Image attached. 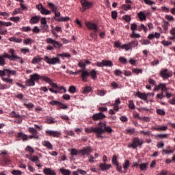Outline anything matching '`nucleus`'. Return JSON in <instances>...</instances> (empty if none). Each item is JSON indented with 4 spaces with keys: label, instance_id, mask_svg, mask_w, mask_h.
<instances>
[{
    "label": "nucleus",
    "instance_id": "obj_38",
    "mask_svg": "<svg viewBox=\"0 0 175 175\" xmlns=\"http://www.w3.org/2000/svg\"><path fill=\"white\" fill-rule=\"evenodd\" d=\"M137 31L139 32H142V31L147 32V31H148V29L147 28V27H146V25H144V24H142L139 27H138Z\"/></svg>",
    "mask_w": 175,
    "mask_h": 175
},
{
    "label": "nucleus",
    "instance_id": "obj_9",
    "mask_svg": "<svg viewBox=\"0 0 175 175\" xmlns=\"http://www.w3.org/2000/svg\"><path fill=\"white\" fill-rule=\"evenodd\" d=\"M81 4L82 6V10L81 12L84 13L88 9H91L92 6L94 5V3L92 2H89L87 0H81Z\"/></svg>",
    "mask_w": 175,
    "mask_h": 175
},
{
    "label": "nucleus",
    "instance_id": "obj_35",
    "mask_svg": "<svg viewBox=\"0 0 175 175\" xmlns=\"http://www.w3.org/2000/svg\"><path fill=\"white\" fill-rule=\"evenodd\" d=\"M10 42H14L15 43H21L23 42L22 38H17L16 37H12L9 38Z\"/></svg>",
    "mask_w": 175,
    "mask_h": 175
},
{
    "label": "nucleus",
    "instance_id": "obj_28",
    "mask_svg": "<svg viewBox=\"0 0 175 175\" xmlns=\"http://www.w3.org/2000/svg\"><path fill=\"white\" fill-rule=\"evenodd\" d=\"M55 21H57L58 23H66V21H69L70 20V18L69 16H66V17H60L58 18H55Z\"/></svg>",
    "mask_w": 175,
    "mask_h": 175
},
{
    "label": "nucleus",
    "instance_id": "obj_17",
    "mask_svg": "<svg viewBox=\"0 0 175 175\" xmlns=\"http://www.w3.org/2000/svg\"><path fill=\"white\" fill-rule=\"evenodd\" d=\"M79 154H81V155L84 156V155H90V154H91V152H92V148H91V147L88 146V147H85L83 149L80 150L79 151Z\"/></svg>",
    "mask_w": 175,
    "mask_h": 175
},
{
    "label": "nucleus",
    "instance_id": "obj_15",
    "mask_svg": "<svg viewBox=\"0 0 175 175\" xmlns=\"http://www.w3.org/2000/svg\"><path fill=\"white\" fill-rule=\"evenodd\" d=\"M47 6L51 9L52 12H55V17L54 18H57V17H59L61 16V12H57V9H58V7H57L54 3H47Z\"/></svg>",
    "mask_w": 175,
    "mask_h": 175
},
{
    "label": "nucleus",
    "instance_id": "obj_54",
    "mask_svg": "<svg viewBox=\"0 0 175 175\" xmlns=\"http://www.w3.org/2000/svg\"><path fill=\"white\" fill-rule=\"evenodd\" d=\"M130 165H131V163H129V160H125V162L123 164L124 169L126 170Z\"/></svg>",
    "mask_w": 175,
    "mask_h": 175
},
{
    "label": "nucleus",
    "instance_id": "obj_22",
    "mask_svg": "<svg viewBox=\"0 0 175 175\" xmlns=\"http://www.w3.org/2000/svg\"><path fill=\"white\" fill-rule=\"evenodd\" d=\"M8 51L10 54V55L12 57L11 61H16L18 58H20V57H18L16 53V51H14V49H10Z\"/></svg>",
    "mask_w": 175,
    "mask_h": 175
},
{
    "label": "nucleus",
    "instance_id": "obj_39",
    "mask_svg": "<svg viewBox=\"0 0 175 175\" xmlns=\"http://www.w3.org/2000/svg\"><path fill=\"white\" fill-rule=\"evenodd\" d=\"M26 85L27 87H32L35 85V81L31 78H30L29 79L26 81Z\"/></svg>",
    "mask_w": 175,
    "mask_h": 175
},
{
    "label": "nucleus",
    "instance_id": "obj_52",
    "mask_svg": "<svg viewBox=\"0 0 175 175\" xmlns=\"http://www.w3.org/2000/svg\"><path fill=\"white\" fill-rule=\"evenodd\" d=\"M121 49H123V50H126V51H128L129 50H131V46L129 45V43L122 45Z\"/></svg>",
    "mask_w": 175,
    "mask_h": 175
},
{
    "label": "nucleus",
    "instance_id": "obj_41",
    "mask_svg": "<svg viewBox=\"0 0 175 175\" xmlns=\"http://www.w3.org/2000/svg\"><path fill=\"white\" fill-rule=\"evenodd\" d=\"M40 13L41 14H45L46 16L51 14V12L46 8H44V7L42 8V9H41L40 10Z\"/></svg>",
    "mask_w": 175,
    "mask_h": 175
},
{
    "label": "nucleus",
    "instance_id": "obj_30",
    "mask_svg": "<svg viewBox=\"0 0 175 175\" xmlns=\"http://www.w3.org/2000/svg\"><path fill=\"white\" fill-rule=\"evenodd\" d=\"M167 129V126H159L157 127L152 126V131H166Z\"/></svg>",
    "mask_w": 175,
    "mask_h": 175
},
{
    "label": "nucleus",
    "instance_id": "obj_11",
    "mask_svg": "<svg viewBox=\"0 0 175 175\" xmlns=\"http://www.w3.org/2000/svg\"><path fill=\"white\" fill-rule=\"evenodd\" d=\"M12 26L11 22H3L0 21V35H6L8 30L3 29L2 27H10Z\"/></svg>",
    "mask_w": 175,
    "mask_h": 175
},
{
    "label": "nucleus",
    "instance_id": "obj_29",
    "mask_svg": "<svg viewBox=\"0 0 175 175\" xmlns=\"http://www.w3.org/2000/svg\"><path fill=\"white\" fill-rule=\"evenodd\" d=\"M137 16L140 21H144L147 20V16H146V14H144V13L142 11L137 14Z\"/></svg>",
    "mask_w": 175,
    "mask_h": 175
},
{
    "label": "nucleus",
    "instance_id": "obj_5",
    "mask_svg": "<svg viewBox=\"0 0 175 175\" xmlns=\"http://www.w3.org/2000/svg\"><path fill=\"white\" fill-rule=\"evenodd\" d=\"M139 27H137V25L136 23H132L131 25V29L132 31L131 33L130 34V38L132 39H139V38H142V36H140L139 33H136L135 31H137Z\"/></svg>",
    "mask_w": 175,
    "mask_h": 175
},
{
    "label": "nucleus",
    "instance_id": "obj_61",
    "mask_svg": "<svg viewBox=\"0 0 175 175\" xmlns=\"http://www.w3.org/2000/svg\"><path fill=\"white\" fill-rule=\"evenodd\" d=\"M123 20H124V21H126V23H130L131 20H132V18H131V16L129 15H125L122 17Z\"/></svg>",
    "mask_w": 175,
    "mask_h": 175
},
{
    "label": "nucleus",
    "instance_id": "obj_32",
    "mask_svg": "<svg viewBox=\"0 0 175 175\" xmlns=\"http://www.w3.org/2000/svg\"><path fill=\"white\" fill-rule=\"evenodd\" d=\"M130 46V49H132V47H137L139 46V41L137 40H134L129 43Z\"/></svg>",
    "mask_w": 175,
    "mask_h": 175
},
{
    "label": "nucleus",
    "instance_id": "obj_8",
    "mask_svg": "<svg viewBox=\"0 0 175 175\" xmlns=\"http://www.w3.org/2000/svg\"><path fill=\"white\" fill-rule=\"evenodd\" d=\"M44 60L46 64H49V65H57V64H61V60L59 57H49V56H44Z\"/></svg>",
    "mask_w": 175,
    "mask_h": 175
},
{
    "label": "nucleus",
    "instance_id": "obj_45",
    "mask_svg": "<svg viewBox=\"0 0 175 175\" xmlns=\"http://www.w3.org/2000/svg\"><path fill=\"white\" fill-rule=\"evenodd\" d=\"M60 172L63 175H70V170H69L61 168Z\"/></svg>",
    "mask_w": 175,
    "mask_h": 175
},
{
    "label": "nucleus",
    "instance_id": "obj_50",
    "mask_svg": "<svg viewBox=\"0 0 175 175\" xmlns=\"http://www.w3.org/2000/svg\"><path fill=\"white\" fill-rule=\"evenodd\" d=\"M10 116L12 117V118H18L20 117V114L17 113L16 111H13L10 113Z\"/></svg>",
    "mask_w": 175,
    "mask_h": 175
},
{
    "label": "nucleus",
    "instance_id": "obj_1",
    "mask_svg": "<svg viewBox=\"0 0 175 175\" xmlns=\"http://www.w3.org/2000/svg\"><path fill=\"white\" fill-rule=\"evenodd\" d=\"M28 131L29 133H31V135H28L20 132L18 133L16 136V140H21L23 139V142H27L29 139H39V135H38V131L36 129H33V127H29Z\"/></svg>",
    "mask_w": 175,
    "mask_h": 175
},
{
    "label": "nucleus",
    "instance_id": "obj_14",
    "mask_svg": "<svg viewBox=\"0 0 175 175\" xmlns=\"http://www.w3.org/2000/svg\"><path fill=\"white\" fill-rule=\"evenodd\" d=\"M46 136H51L52 137H60L61 132L52 130H46L45 131Z\"/></svg>",
    "mask_w": 175,
    "mask_h": 175
},
{
    "label": "nucleus",
    "instance_id": "obj_49",
    "mask_svg": "<svg viewBox=\"0 0 175 175\" xmlns=\"http://www.w3.org/2000/svg\"><path fill=\"white\" fill-rule=\"evenodd\" d=\"M91 91H92V88L90 86H86L84 88L83 94H89Z\"/></svg>",
    "mask_w": 175,
    "mask_h": 175
},
{
    "label": "nucleus",
    "instance_id": "obj_19",
    "mask_svg": "<svg viewBox=\"0 0 175 175\" xmlns=\"http://www.w3.org/2000/svg\"><path fill=\"white\" fill-rule=\"evenodd\" d=\"M40 80H44L46 83H48L51 87H56L57 85H55V83H53V81L51 79H50L48 77L46 76H41L40 77Z\"/></svg>",
    "mask_w": 175,
    "mask_h": 175
},
{
    "label": "nucleus",
    "instance_id": "obj_25",
    "mask_svg": "<svg viewBox=\"0 0 175 175\" xmlns=\"http://www.w3.org/2000/svg\"><path fill=\"white\" fill-rule=\"evenodd\" d=\"M45 175H57V173L51 168H44L43 170Z\"/></svg>",
    "mask_w": 175,
    "mask_h": 175
},
{
    "label": "nucleus",
    "instance_id": "obj_58",
    "mask_svg": "<svg viewBox=\"0 0 175 175\" xmlns=\"http://www.w3.org/2000/svg\"><path fill=\"white\" fill-rule=\"evenodd\" d=\"M111 162L113 165H118V161H117V156L116 154L113 156Z\"/></svg>",
    "mask_w": 175,
    "mask_h": 175
},
{
    "label": "nucleus",
    "instance_id": "obj_46",
    "mask_svg": "<svg viewBox=\"0 0 175 175\" xmlns=\"http://www.w3.org/2000/svg\"><path fill=\"white\" fill-rule=\"evenodd\" d=\"M132 72L133 73H135L136 75H139L142 73H143V69H141V68H133L132 69Z\"/></svg>",
    "mask_w": 175,
    "mask_h": 175
},
{
    "label": "nucleus",
    "instance_id": "obj_4",
    "mask_svg": "<svg viewBox=\"0 0 175 175\" xmlns=\"http://www.w3.org/2000/svg\"><path fill=\"white\" fill-rule=\"evenodd\" d=\"M46 42L47 44H52V46L49 45L46 46V50L49 51L54 50V49H61L62 47V44L59 42L53 40V38H48L46 39Z\"/></svg>",
    "mask_w": 175,
    "mask_h": 175
},
{
    "label": "nucleus",
    "instance_id": "obj_48",
    "mask_svg": "<svg viewBox=\"0 0 175 175\" xmlns=\"http://www.w3.org/2000/svg\"><path fill=\"white\" fill-rule=\"evenodd\" d=\"M25 151H27V152H29L30 154H33V152H35V150L30 146H26Z\"/></svg>",
    "mask_w": 175,
    "mask_h": 175
},
{
    "label": "nucleus",
    "instance_id": "obj_16",
    "mask_svg": "<svg viewBox=\"0 0 175 175\" xmlns=\"http://www.w3.org/2000/svg\"><path fill=\"white\" fill-rule=\"evenodd\" d=\"M85 25L88 29L92 31H99V29L98 28V25L93 23L92 22H86Z\"/></svg>",
    "mask_w": 175,
    "mask_h": 175
},
{
    "label": "nucleus",
    "instance_id": "obj_27",
    "mask_svg": "<svg viewBox=\"0 0 175 175\" xmlns=\"http://www.w3.org/2000/svg\"><path fill=\"white\" fill-rule=\"evenodd\" d=\"M42 146H44V147L48 148V150H53V145L51 144V143H50L49 141H43L42 142Z\"/></svg>",
    "mask_w": 175,
    "mask_h": 175
},
{
    "label": "nucleus",
    "instance_id": "obj_24",
    "mask_svg": "<svg viewBox=\"0 0 175 175\" xmlns=\"http://www.w3.org/2000/svg\"><path fill=\"white\" fill-rule=\"evenodd\" d=\"M100 169L103 170V172H105V170H109L110 167H111V164H106V163H100Z\"/></svg>",
    "mask_w": 175,
    "mask_h": 175
},
{
    "label": "nucleus",
    "instance_id": "obj_21",
    "mask_svg": "<svg viewBox=\"0 0 175 175\" xmlns=\"http://www.w3.org/2000/svg\"><path fill=\"white\" fill-rule=\"evenodd\" d=\"M11 162L10 158L8 156H3L0 164L1 166H6Z\"/></svg>",
    "mask_w": 175,
    "mask_h": 175
},
{
    "label": "nucleus",
    "instance_id": "obj_51",
    "mask_svg": "<svg viewBox=\"0 0 175 175\" xmlns=\"http://www.w3.org/2000/svg\"><path fill=\"white\" fill-rule=\"evenodd\" d=\"M156 111L159 116H165L166 114V112H165V110L163 109H157Z\"/></svg>",
    "mask_w": 175,
    "mask_h": 175
},
{
    "label": "nucleus",
    "instance_id": "obj_34",
    "mask_svg": "<svg viewBox=\"0 0 175 175\" xmlns=\"http://www.w3.org/2000/svg\"><path fill=\"white\" fill-rule=\"evenodd\" d=\"M137 96L138 98H140V99H143V100L147 101V95L146 94L138 92L137 93Z\"/></svg>",
    "mask_w": 175,
    "mask_h": 175
},
{
    "label": "nucleus",
    "instance_id": "obj_57",
    "mask_svg": "<svg viewBox=\"0 0 175 175\" xmlns=\"http://www.w3.org/2000/svg\"><path fill=\"white\" fill-rule=\"evenodd\" d=\"M68 92H70V94H75V92H76L75 86H73V85L70 86L68 89Z\"/></svg>",
    "mask_w": 175,
    "mask_h": 175
},
{
    "label": "nucleus",
    "instance_id": "obj_53",
    "mask_svg": "<svg viewBox=\"0 0 175 175\" xmlns=\"http://www.w3.org/2000/svg\"><path fill=\"white\" fill-rule=\"evenodd\" d=\"M57 57H64L65 58H70V55L68 53H64L61 54H58Z\"/></svg>",
    "mask_w": 175,
    "mask_h": 175
},
{
    "label": "nucleus",
    "instance_id": "obj_31",
    "mask_svg": "<svg viewBox=\"0 0 175 175\" xmlns=\"http://www.w3.org/2000/svg\"><path fill=\"white\" fill-rule=\"evenodd\" d=\"M40 77H42V76L39 75L37 73L30 75V79H31L34 81H38V80H40Z\"/></svg>",
    "mask_w": 175,
    "mask_h": 175
},
{
    "label": "nucleus",
    "instance_id": "obj_6",
    "mask_svg": "<svg viewBox=\"0 0 175 175\" xmlns=\"http://www.w3.org/2000/svg\"><path fill=\"white\" fill-rule=\"evenodd\" d=\"M56 87L49 88L50 92L53 94H64V92H66V88L64 86H58L57 83H55Z\"/></svg>",
    "mask_w": 175,
    "mask_h": 175
},
{
    "label": "nucleus",
    "instance_id": "obj_59",
    "mask_svg": "<svg viewBox=\"0 0 175 175\" xmlns=\"http://www.w3.org/2000/svg\"><path fill=\"white\" fill-rule=\"evenodd\" d=\"M119 61L120 62H121L122 64H124V65L128 64V60H126V59L124 57H120Z\"/></svg>",
    "mask_w": 175,
    "mask_h": 175
},
{
    "label": "nucleus",
    "instance_id": "obj_40",
    "mask_svg": "<svg viewBox=\"0 0 175 175\" xmlns=\"http://www.w3.org/2000/svg\"><path fill=\"white\" fill-rule=\"evenodd\" d=\"M42 57H35L31 60V64H33L34 65L36 64H39V62H42Z\"/></svg>",
    "mask_w": 175,
    "mask_h": 175
},
{
    "label": "nucleus",
    "instance_id": "obj_18",
    "mask_svg": "<svg viewBox=\"0 0 175 175\" xmlns=\"http://www.w3.org/2000/svg\"><path fill=\"white\" fill-rule=\"evenodd\" d=\"M103 118H106V116L103 114L102 112L95 113L92 116V120L94 121H98L99 120H103Z\"/></svg>",
    "mask_w": 175,
    "mask_h": 175
},
{
    "label": "nucleus",
    "instance_id": "obj_62",
    "mask_svg": "<svg viewBox=\"0 0 175 175\" xmlns=\"http://www.w3.org/2000/svg\"><path fill=\"white\" fill-rule=\"evenodd\" d=\"M47 124H55V120L53 118H47L46 120Z\"/></svg>",
    "mask_w": 175,
    "mask_h": 175
},
{
    "label": "nucleus",
    "instance_id": "obj_55",
    "mask_svg": "<svg viewBox=\"0 0 175 175\" xmlns=\"http://www.w3.org/2000/svg\"><path fill=\"white\" fill-rule=\"evenodd\" d=\"M122 9H123V10H131V9H132V6H131V5H126V4H123L122 5Z\"/></svg>",
    "mask_w": 175,
    "mask_h": 175
},
{
    "label": "nucleus",
    "instance_id": "obj_13",
    "mask_svg": "<svg viewBox=\"0 0 175 175\" xmlns=\"http://www.w3.org/2000/svg\"><path fill=\"white\" fill-rule=\"evenodd\" d=\"M50 105H51L52 106H58L59 109H57V110H59V109L66 110V109H68V105L57 100L51 101Z\"/></svg>",
    "mask_w": 175,
    "mask_h": 175
},
{
    "label": "nucleus",
    "instance_id": "obj_23",
    "mask_svg": "<svg viewBox=\"0 0 175 175\" xmlns=\"http://www.w3.org/2000/svg\"><path fill=\"white\" fill-rule=\"evenodd\" d=\"M89 76H90L92 80H95L98 77V72L95 69H92L89 72Z\"/></svg>",
    "mask_w": 175,
    "mask_h": 175
},
{
    "label": "nucleus",
    "instance_id": "obj_42",
    "mask_svg": "<svg viewBox=\"0 0 175 175\" xmlns=\"http://www.w3.org/2000/svg\"><path fill=\"white\" fill-rule=\"evenodd\" d=\"M147 166H148V163H144L139 165V169L142 172H144V170H147Z\"/></svg>",
    "mask_w": 175,
    "mask_h": 175
},
{
    "label": "nucleus",
    "instance_id": "obj_60",
    "mask_svg": "<svg viewBox=\"0 0 175 175\" xmlns=\"http://www.w3.org/2000/svg\"><path fill=\"white\" fill-rule=\"evenodd\" d=\"M10 21H13L14 23H18L20 21V17L16 16V17H11L10 18Z\"/></svg>",
    "mask_w": 175,
    "mask_h": 175
},
{
    "label": "nucleus",
    "instance_id": "obj_20",
    "mask_svg": "<svg viewBox=\"0 0 175 175\" xmlns=\"http://www.w3.org/2000/svg\"><path fill=\"white\" fill-rule=\"evenodd\" d=\"M40 80H44L46 83H48L51 87H56L57 85H55V83H53V81L51 79H50L48 77L46 76H41L40 77Z\"/></svg>",
    "mask_w": 175,
    "mask_h": 175
},
{
    "label": "nucleus",
    "instance_id": "obj_12",
    "mask_svg": "<svg viewBox=\"0 0 175 175\" xmlns=\"http://www.w3.org/2000/svg\"><path fill=\"white\" fill-rule=\"evenodd\" d=\"M78 73L81 74V77L83 83H87L88 81V77H90V72L87 70L81 69Z\"/></svg>",
    "mask_w": 175,
    "mask_h": 175
},
{
    "label": "nucleus",
    "instance_id": "obj_10",
    "mask_svg": "<svg viewBox=\"0 0 175 175\" xmlns=\"http://www.w3.org/2000/svg\"><path fill=\"white\" fill-rule=\"evenodd\" d=\"M160 76L163 79V80H167L169 77H172V76H173V74L172 72H169L167 68H163L160 71Z\"/></svg>",
    "mask_w": 175,
    "mask_h": 175
},
{
    "label": "nucleus",
    "instance_id": "obj_47",
    "mask_svg": "<svg viewBox=\"0 0 175 175\" xmlns=\"http://www.w3.org/2000/svg\"><path fill=\"white\" fill-rule=\"evenodd\" d=\"M160 90H161L162 92H167V88H166V83H160Z\"/></svg>",
    "mask_w": 175,
    "mask_h": 175
},
{
    "label": "nucleus",
    "instance_id": "obj_33",
    "mask_svg": "<svg viewBox=\"0 0 175 175\" xmlns=\"http://www.w3.org/2000/svg\"><path fill=\"white\" fill-rule=\"evenodd\" d=\"M126 135H135L136 133V130L135 129H127L124 131Z\"/></svg>",
    "mask_w": 175,
    "mask_h": 175
},
{
    "label": "nucleus",
    "instance_id": "obj_36",
    "mask_svg": "<svg viewBox=\"0 0 175 175\" xmlns=\"http://www.w3.org/2000/svg\"><path fill=\"white\" fill-rule=\"evenodd\" d=\"M98 129V127L94 128V127H91L90 129L88 128H85V132L86 133H92V132H94V133L96 132Z\"/></svg>",
    "mask_w": 175,
    "mask_h": 175
},
{
    "label": "nucleus",
    "instance_id": "obj_43",
    "mask_svg": "<svg viewBox=\"0 0 175 175\" xmlns=\"http://www.w3.org/2000/svg\"><path fill=\"white\" fill-rule=\"evenodd\" d=\"M104 61V66H107L109 68H111L113 66V62L110 60H103Z\"/></svg>",
    "mask_w": 175,
    "mask_h": 175
},
{
    "label": "nucleus",
    "instance_id": "obj_56",
    "mask_svg": "<svg viewBox=\"0 0 175 175\" xmlns=\"http://www.w3.org/2000/svg\"><path fill=\"white\" fill-rule=\"evenodd\" d=\"M129 109H131V110H134L135 109V103H133V101L132 100L129 101Z\"/></svg>",
    "mask_w": 175,
    "mask_h": 175
},
{
    "label": "nucleus",
    "instance_id": "obj_7",
    "mask_svg": "<svg viewBox=\"0 0 175 175\" xmlns=\"http://www.w3.org/2000/svg\"><path fill=\"white\" fill-rule=\"evenodd\" d=\"M144 141L143 139H140V138L137 137H135L133 139V142L130 145H129V147L131 148H133V150H135L137 147H139L140 146H143V143Z\"/></svg>",
    "mask_w": 175,
    "mask_h": 175
},
{
    "label": "nucleus",
    "instance_id": "obj_3",
    "mask_svg": "<svg viewBox=\"0 0 175 175\" xmlns=\"http://www.w3.org/2000/svg\"><path fill=\"white\" fill-rule=\"evenodd\" d=\"M111 133V132H113V129H111V127L106 125V123H103V122H99L98 124V129L96 131V137H103L102 136L103 133Z\"/></svg>",
    "mask_w": 175,
    "mask_h": 175
},
{
    "label": "nucleus",
    "instance_id": "obj_64",
    "mask_svg": "<svg viewBox=\"0 0 175 175\" xmlns=\"http://www.w3.org/2000/svg\"><path fill=\"white\" fill-rule=\"evenodd\" d=\"M12 174L14 175H21L22 172L20 170H14L12 172Z\"/></svg>",
    "mask_w": 175,
    "mask_h": 175
},
{
    "label": "nucleus",
    "instance_id": "obj_26",
    "mask_svg": "<svg viewBox=\"0 0 175 175\" xmlns=\"http://www.w3.org/2000/svg\"><path fill=\"white\" fill-rule=\"evenodd\" d=\"M40 20V16H35L31 17L29 21L30 24H38Z\"/></svg>",
    "mask_w": 175,
    "mask_h": 175
},
{
    "label": "nucleus",
    "instance_id": "obj_63",
    "mask_svg": "<svg viewBox=\"0 0 175 175\" xmlns=\"http://www.w3.org/2000/svg\"><path fill=\"white\" fill-rule=\"evenodd\" d=\"M97 95L99 96H105L106 95V91L105 90H98L97 91Z\"/></svg>",
    "mask_w": 175,
    "mask_h": 175
},
{
    "label": "nucleus",
    "instance_id": "obj_44",
    "mask_svg": "<svg viewBox=\"0 0 175 175\" xmlns=\"http://www.w3.org/2000/svg\"><path fill=\"white\" fill-rule=\"evenodd\" d=\"M98 32L96 31H94V32L90 33V38L94 39V40H97L98 39Z\"/></svg>",
    "mask_w": 175,
    "mask_h": 175
},
{
    "label": "nucleus",
    "instance_id": "obj_37",
    "mask_svg": "<svg viewBox=\"0 0 175 175\" xmlns=\"http://www.w3.org/2000/svg\"><path fill=\"white\" fill-rule=\"evenodd\" d=\"M170 35H172V37L170 38V40H173V42H175V27H172L171 30L170 31Z\"/></svg>",
    "mask_w": 175,
    "mask_h": 175
},
{
    "label": "nucleus",
    "instance_id": "obj_2",
    "mask_svg": "<svg viewBox=\"0 0 175 175\" xmlns=\"http://www.w3.org/2000/svg\"><path fill=\"white\" fill-rule=\"evenodd\" d=\"M16 73H17L16 70L4 68L3 70H0V77H3L2 80L5 83L13 84V79H10V76H15ZM3 76H8V78H5Z\"/></svg>",
    "mask_w": 175,
    "mask_h": 175
}]
</instances>
